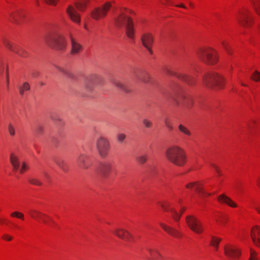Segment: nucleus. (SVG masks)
<instances>
[{"label":"nucleus","instance_id":"nucleus-1","mask_svg":"<svg viewBox=\"0 0 260 260\" xmlns=\"http://www.w3.org/2000/svg\"><path fill=\"white\" fill-rule=\"evenodd\" d=\"M112 8L115 11L114 23L117 27L124 26L127 37L132 41L135 39V29L130 15L133 12L125 8H116L107 2L100 7L95 8L91 13V17L95 20L104 18L108 11Z\"/></svg>","mask_w":260,"mask_h":260},{"label":"nucleus","instance_id":"nucleus-2","mask_svg":"<svg viewBox=\"0 0 260 260\" xmlns=\"http://www.w3.org/2000/svg\"><path fill=\"white\" fill-rule=\"evenodd\" d=\"M166 156L169 161L177 166H183L186 160L185 151L176 145H173L167 148Z\"/></svg>","mask_w":260,"mask_h":260},{"label":"nucleus","instance_id":"nucleus-3","mask_svg":"<svg viewBox=\"0 0 260 260\" xmlns=\"http://www.w3.org/2000/svg\"><path fill=\"white\" fill-rule=\"evenodd\" d=\"M44 42L49 46L64 49L66 41L63 36L54 32H48L43 37Z\"/></svg>","mask_w":260,"mask_h":260},{"label":"nucleus","instance_id":"nucleus-4","mask_svg":"<svg viewBox=\"0 0 260 260\" xmlns=\"http://www.w3.org/2000/svg\"><path fill=\"white\" fill-rule=\"evenodd\" d=\"M224 78L214 72L206 74L203 77V83L209 88L214 86L221 88L223 86Z\"/></svg>","mask_w":260,"mask_h":260},{"label":"nucleus","instance_id":"nucleus-5","mask_svg":"<svg viewBox=\"0 0 260 260\" xmlns=\"http://www.w3.org/2000/svg\"><path fill=\"white\" fill-rule=\"evenodd\" d=\"M96 148L102 158L106 157L110 149L109 141L103 137H100L96 142Z\"/></svg>","mask_w":260,"mask_h":260},{"label":"nucleus","instance_id":"nucleus-6","mask_svg":"<svg viewBox=\"0 0 260 260\" xmlns=\"http://www.w3.org/2000/svg\"><path fill=\"white\" fill-rule=\"evenodd\" d=\"M188 227L194 233L200 234L204 231V225L200 220L195 216L189 215L186 218Z\"/></svg>","mask_w":260,"mask_h":260},{"label":"nucleus","instance_id":"nucleus-7","mask_svg":"<svg viewBox=\"0 0 260 260\" xmlns=\"http://www.w3.org/2000/svg\"><path fill=\"white\" fill-rule=\"evenodd\" d=\"M237 18L239 23L243 26H249L253 22L252 13L247 9L240 11Z\"/></svg>","mask_w":260,"mask_h":260},{"label":"nucleus","instance_id":"nucleus-8","mask_svg":"<svg viewBox=\"0 0 260 260\" xmlns=\"http://www.w3.org/2000/svg\"><path fill=\"white\" fill-rule=\"evenodd\" d=\"M198 54L201 59L206 63L211 64L217 61L216 53L211 50H201Z\"/></svg>","mask_w":260,"mask_h":260},{"label":"nucleus","instance_id":"nucleus-9","mask_svg":"<svg viewBox=\"0 0 260 260\" xmlns=\"http://www.w3.org/2000/svg\"><path fill=\"white\" fill-rule=\"evenodd\" d=\"M112 169V163L110 161H106L101 162L97 167L96 171L103 177L107 178L110 174Z\"/></svg>","mask_w":260,"mask_h":260},{"label":"nucleus","instance_id":"nucleus-10","mask_svg":"<svg viewBox=\"0 0 260 260\" xmlns=\"http://www.w3.org/2000/svg\"><path fill=\"white\" fill-rule=\"evenodd\" d=\"M165 72L166 74L168 75L176 76L178 79L183 81L184 82H186L187 84L189 85H192L193 83V78L185 74L175 73L168 68L166 69Z\"/></svg>","mask_w":260,"mask_h":260},{"label":"nucleus","instance_id":"nucleus-11","mask_svg":"<svg viewBox=\"0 0 260 260\" xmlns=\"http://www.w3.org/2000/svg\"><path fill=\"white\" fill-rule=\"evenodd\" d=\"M225 254L231 258L235 259L238 258L240 252L239 250L235 247L231 245H226L224 248Z\"/></svg>","mask_w":260,"mask_h":260},{"label":"nucleus","instance_id":"nucleus-12","mask_svg":"<svg viewBox=\"0 0 260 260\" xmlns=\"http://www.w3.org/2000/svg\"><path fill=\"white\" fill-rule=\"evenodd\" d=\"M113 233L118 238L127 241H129L132 237V235L128 231L123 229H116Z\"/></svg>","mask_w":260,"mask_h":260},{"label":"nucleus","instance_id":"nucleus-13","mask_svg":"<svg viewBox=\"0 0 260 260\" xmlns=\"http://www.w3.org/2000/svg\"><path fill=\"white\" fill-rule=\"evenodd\" d=\"M67 13L72 21L78 23H80V15L76 11L74 7L72 6H69L67 9Z\"/></svg>","mask_w":260,"mask_h":260},{"label":"nucleus","instance_id":"nucleus-14","mask_svg":"<svg viewBox=\"0 0 260 260\" xmlns=\"http://www.w3.org/2000/svg\"><path fill=\"white\" fill-rule=\"evenodd\" d=\"M141 41L146 49H151L153 40L152 36L150 34H144L141 38Z\"/></svg>","mask_w":260,"mask_h":260},{"label":"nucleus","instance_id":"nucleus-15","mask_svg":"<svg viewBox=\"0 0 260 260\" xmlns=\"http://www.w3.org/2000/svg\"><path fill=\"white\" fill-rule=\"evenodd\" d=\"M186 186L187 188L190 189H192L194 187L196 191L199 193L201 197H203L204 196H209L210 195V193H207L204 191L203 187L198 182H192L188 183L186 185Z\"/></svg>","mask_w":260,"mask_h":260},{"label":"nucleus","instance_id":"nucleus-16","mask_svg":"<svg viewBox=\"0 0 260 260\" xmlns=\"http://www.w3.org/2000/svg\"><path fill=\"white\" fill-rule=\"evenodd\" d=\"M251 236L255 245L260 246V228L256 226L251 230Z\"/></svg>","mask_w":260,"mask_h":260},{"label":"nucleus","instance_id":"nucleus-17","mask_svg":"<svg viewBox=\"0 0 260 260\" xmlns=\"http://www.w3.org/2000/svg\"><path fill=\"white\" fill-rule=\"evenodd\" d=\"M29 213L30 216L32 218H34V219L40 218L43 220V222L44 223H47V221L43 218V217H44V218L48 217L49 218V217L47 215H46L39 211H37L36 210H30L29 212Z\"/></svg>","mask_w":260,"mask_h":260},{"label":"nucleus","instance_id":"nucleus-18","mask_svg":"<svg viewBox=\"0 0 260 260\" xmlns=\"http://www.w3.org/2000/svg\"><path fill=\"white\" fill-rule=\"evenodd\" d=\"M218 201L221 203H225L232 207H236L237 205L230 198L226 196L224 194L219 196Z\"/></svg>","mask_w":260,"mask_h":260},{"label":"nucleus","instance_id":"nucleus-19","mask_svg":"<svg viewBox=\"0 0 260 260\" xmlns=\"http://www.w3.org/2000/svg\"><path fill=\"white\" fill-rule=\"evenodd\" d=\"M160 225L166 232H167L170 235L176 238L180 236L179 232L175 229L172 228L163 223H160Z\"/></svg>","mask_w":260,"mask_h":260},{"label":"nucleus","instance_id":"nucleus-20","mask_svg":"<svg viewBox=\"0 0 260 260\" xmlns=\"http://www.w3.org/2000/svg\"><path fill=\"white\" fill-rule=\"evenodd\" d=\"M24 17V12L22 11H17L10 15L11 19L15 22L18 23H19V21L23 19Z\"/></svg>","mask_w":260,"mask_h":260},{"label":"nucleus","instance_id":"nucleus-21","mask_svg":"<svg viewBox=\"0 0 260 260\" xmlns=\"http://www.w3.org/2000/svg\"><path fill=\"white\" fill-rule=\"evenodd\" d=\"M136 76L138 79L143 83H147L149 81V74L145 70L141 71Z\"/></svg>","mask_w":260,"mask_h":260},{"label":"nucleus","instance_id":"nucleus-22","mask_svg":"<svg viewBox=\"0 0 260 260\" xmlns=\"http://www.w3.org/2000/svg\"><path fill=\"white\" fill-rule=\"evenodd\" d=\"M10 160L14 171H18L20 162L18 157L15 155L13 153H11Z\"/></svg>","mask_w":260,"mask_h":260},{"label":"nucleus","instance_id":"nucleus-23","mask_svg":"<svg viewBox=\"0 0 260 260\" xmlns=\"http://www.w3.org/2000/svg\"><path fill=\"white\" fill-rule=\"evenodd\" d=\"M87 156L85 154H80L77 160L78 164L79 166L83 169H87L89 167V165H88L86 161V159Z\"/></svg>","mask_w":260,"mask_h":260},{"label":"nucleus","instance_id":"nucleus-24","mask_svg":"<svg viewBox=\"0 0 260 260\" xmlns=\"http://www.w3.org/2000/svg\"><path fill=\"white\" fill-rule=\"evenodd\" d=\"M56 165L64 172L68 171V166L66 161L61 158H57L55 160Z\"/></svg>","mask_w":260,"mask_h":260},{"label":"nucleus","instance_id":"nucleus-25","mask_svg":"<svg viewBox=\"0 0 260 260\" xmlns=\"http://www.w3.org/2000/svg\"><path fill=\"white\" fill-rule=\"evenodd\" d=\"M30 87L28 82H23L21 85L18 86V90L21 96H23L25 92L30 90Z\"/></svg>","mask_w":260,"mask_h":260},{"label":"nucleus","instance_id":"nucleus-26","mask_svg":"<svg viewBox=\"0 0 260 260\" xmlns=\"http://www.w3.org/2000/svg\"><path fill=\"white\" fill-rule=\"evenodd\" d=\"M113 83L116 87L122 90L123 91L125 92H129L130 91V90L127 87V86L121 81L114 80L113 81Z\"/></svg>","mask_w":260,"mask_h":260},{"label":"nucleus","instance_id":"nucleus-27","mask_svg":"<svg viewBox=\"0 0 260 260\" xmlns=\"http://www.w3.org/2000/svg\"><path fill=\"white\" fill-rule=\"evenodd\" d=\"M88 2L86 0H80L75 3L76 8L79 11H83L85 9Z\"/></svg>","mask_w":260,"mask_h":260},{"label":"nucleus","instance_id":"nucleus-28","mask_svg":"<svg viewBox=\"0 0 260 260\" xmlns=\"http://www.w3.org/2000/svg\"><path fill=\"white\" fill-rule=\"evenodd\" d=\"M148 251L151 256V260L163 258L162 255L157 250H152V249H149Z\"/></svg>","mask_w":260,"mask_h":260},{"label":"nucleus","instance_id":"nucleus-29","mask_svg":"<svg viewBox=\"0 0 260 260\" xmlns=\"http://www.w3.org/2000/svg\"><path fill=\"white\" fill-rule=\"evenodd\" d=\"M161 3L165 5L174 6L178 8H185V7L182 4H177L172 0H162Z\"/></svg>","mask_w":260,"mask_h":260},{"label":"nucleus","instance_id":"nucleus-30","mask_svg":"<svg viewBox=\"0 0 260 260\" xmlns=\"http://www.w3.org/2000/svg\"><path fill=\"white\" fill-rule=\"evenodd\" d=\"M250 3L257 14L260 15V0H250Z\"/></svg>","mask_w":260,"mask_h":260},{"label":"nucleus","instance_id":"nucleus-31","mask_svg":"<svg viewBox=\"0 0 260 260\" xmlns=\"http://www.w3.org/2000/svg\"><path fill=\"white\" fill-rule=\"evenodd\" d=\"M178 129L180 132L187 136H190L191 135V133L189 129L182 124H180L178 125Z\"/></svg>","mask_w":260,"mask_h":260},{"label":"nucleus","instance_id":"nucleus-32","mask_svg":"<svg viewBox=\"0 0 260 260\" xmlns=\"http://www.w3.org/2000/svg\"><path fill=\"white\" fill-rule=\"evenodd\" d=\"M93 80L92 78L88 79L84 83L85 87L88 90H91L93 86Z\"/></svg>","mask_w":260,"mask_h":260},{"label":"nucleus","instance_id":"nucleus-33","mask_svg":"<svg viewBox=\"0 0 260 260\" xmlns=\"http://www.w3.org/2000/svg\"><path fill=\"white\" fill-rule=\"evenodd\" d=\"M170 212L172 213V216L174 220L176 221H179L181 216V214L178 213L174 208H171Z\"/></svg>","mask_w":260,"mask_h":260},{"label":"nucleus","instance_id":"nucleus-34","mask_svg":"<svg viewBox=\"0 0 260 260\" xmlns=\"http://www.w3.org/2000/svg\"><path fill=\"white\" fill-rule=\"evenodd\" d=\"M0 43L4 44V45L6 47H8V46L12 47L9 40L8 39V38L6 37H5L3 35L0 36Z\"/></svg>","mask_w":260,"mask_h":260},{"label":"nucleus","instance_id":"nucleus-35","mask_svg":"<svg viewBox=\"0 0 260 260\" xmlns=\"http://www.w3.org/2000/svg\"><path fill=\"white\" fill-rule=\"evenodd\" d=\"M221 240L220 238L215 237L214 236L211 237V244L215 247L216 248H218L219 243Z\"/></svg>","mask_w":260,"mask_h":260},{"label":"nucleus","instance_id":"nucleus-36","mask_svg":"<svg viewBox=\"0 0 260 260\" xmlns=\"http://www.w3.org/2000/svg\"><path fill=\"white\" fill-rule=\"evenodd\" d=\"M148 156L146 154H143L138 156L137 160L140 164H144L147 160Z\"/></svg>","mask_w":260,"mask_h":260},{"label":"nucleus","instance_id":"nucleus-37","mask_svg":"<svg viewBox=\"0 0 260 260\" xmlns=\"http://www.w3.org/2000/svg\"><path fill=\"white\" fill-rule=\"evenodd\" d=\"M29 182L35 185L41 186L42 185V182L37 178H30L28 179Z\"/></svg>","mask_w":260,"mask_h":260},{"label":"nucleus","instance_id":"nucleus-38","mask_svg":"<svg viewBox=\"0 0 260 260\" xmlns=\"http://www.w3.org/2000/svg\"><path fill=\"white\" fill-rule=\"evenodd\" d=\"M35 131L37 135H38V136L42 135L44 132L43 126L42 125H40V124L37 125L35 127Z\"/></svg>","mask_w":260,"mask_h":260},{"label":"nucleus","instance_id":"nucleus-39","mask_svg":"<svg viewBox=\"0 0 260 260\" xmlns=\"http://www.w3.org/2000/svg\"><path fill=\"white\" fill-rule=\"evenodd\" d=\"M159 204L161 206V207L163 209V210L165 211H170V209L172 208L170 207V204L169 202H165L164 203H159Z\"/></svg>","mask_w":260,"mask_h":260},{"label":"nucleus","instance_id":"nucleus-40","mask_svg":"<svg viewBox=\"0 0 260 260\" xmlns=\"http://www.w3.org/2000/svg\"><path fill=\"white\" fill-rule=\"evenodd\" d=\"M250 78L252 80L255 82L260 81V73L257 71H255Z\"/></svg>","mask_w":260,"mask_h":260},{"label":"nucleus","instance_id":"nucleus-41","mask_svg":"<svg viewBox=\"0 0 260 260\" xmlns=\"http://www.w3.org/2000/svg\"><path fill=\"white\" fill-rule=\"evenodd\" d=\"M71 44L72 46V49H81V46L80 45L77 43L71 36Z\"/></svg>","mask_w":260,"mask_h":260},{"label":"nucleus","instance_id":"nucleus-42","mask_svg":"<svg viewBox=\"0 0 260 260\" xmlns=\"http://www.w3.org/2000/svg\"><path fill=\"white\" fill-rule=\"evenodd\" d=\"M11 216L12 217H15L20 219H24V214L21 212L18 211H15L11 213Z\"/></svg>","mask_w":260,"mask_h":260},{"label":"nucleus","instance_id":"nucleus-43","mask_svg":"<svg viewBox=\"0 0 260 260\" xmlns=\"http://www.w3.org/2000/svg\"><path fill=\"white\" fill-rule=\"evenodd\" d=\"M126 138V135L123 133H119L117 136V139L118 142L122 143Z\"/></svg>","mask_w":260,"mask_h":260},{"label":"nucleus","instance_id":"nucleus-44","mask_svg":"<svg viewBox=\"0 0 260 260\" xmlns=\"http://www.w3.org/2000/svg\"><path fill=\"white\" fill-rule=\"evenodd\" d=\"M143 123L146 128H150L152 125V122L147 119L143 120Z\"/></svg>","mask_w":260,"mask_h":260},{"label":"nucleus","instance_id":"nucleus-45","mask_svg":"<svg viewBox=\"0 0 260 260\" xmlns=\"http://www.w3.org/2000/svg\"><path fill=\"white\" fill-rule=\"evenodd\" d=\"M185 107L189 109L192 105V101L190 99H187L183 104Z\"/></svg>","mask_w":260,"mask_h":260},{"label":"nucleus","instance_id":"nucleus-46","mask_svg":"<svg viewBox=\"0 0 260 260\" xmlns=\"http://www.w3.org/2000/svg\"><path fill=\"white\" fill-rule=\"evenodd\" d=\"M7 68H8L7 65L5 64L4 63L0 62V76L3 74L5 69L7 71ZM7 69L8 70V69Z\"/></svg>","mask_w":260,"mask_h":260},{"label":"nucleus","instance_id":"nucleus-47","mask_svg":"<svg viewBox=\"0 0 260 260\" xmlns=\"http://www.w3.org/2000/svg\"><path fill=\"white\" fill-rule=\"evenodd\" d=\"M8 131L9 132V134L11 136H14L15 132L14 127L13 126V125L11 124H10L9 125L8 127Z\"/></svg>","mask_w":260,"mask_h":260},{"label":"nucleus","instance_id":"nucleus-48","mask_svg":"<svg viewBox=\"0 0 260 260\" xmlns=\"http://www.w3.org/2000/svg\"><path fill=\"white\" fill-rule=\"evenodd\" d=\"M28 169V167L25 162H23L22 165V167L19 170V172L20 173H23L24 172Z\"/></svg>","mask_w":260,"mask_h":260},{"label":"nucleus","instance_id":"nucleus-49","mask_svg":"<svg viewBox=\"0 0 260 260\" xmlns=\"http://www.w3.org/2000/svg\"><path fill=\"white\" fill-rule=\"evenodd\" d=\"M2 238L5 240L10 241L12 240L13 237L11 236L6 234L2 236Z\"/></svg>","mask_w":260,"mask_h":260},{"label":"nucleus","instance_id":"nucleus-50","mask_svg":"<svg viewBox=\"0 0 260 260\" xmlns=\"http://www.w3.org/2000/svg\"><path fill=\"white\" fill-rule=\"evenodd\" d=\"M220 41L223 47H227L228 46L229 43L226 40L222 38L220 39Z\"/></svg>","mask_w":260,"mask_h":260},{"label":"nucleus","instance_id":"nucleus-51","mask_svg":"<svg viewBox=\"0 0 260 260\" xmlns=\"http://www.w3.org/2000/svg\"><path fill=\"white\" fill-rule=\"evenodd\" d=\"M256 259L255 252L251 250L250 251V257L249 260H255Z\"/></svg>","mask_w":260,"mask_h":260},{"label":"nucleus","instance_id":"nucleus-52","mask_svg":"<svg viewBox=\"0 0 260 260\" xmlns=\"http://www.w3.org/2000/svg\"><path fill=\"white\" fill-rule=\"evenodd\" d=\"M58 0H45L46 2L50 5H55Z\"/></svg>","mask_w":260,"mask_h":260},{"label":"nucleus","instance_id":"nucleus-53","mask_svg":"<svg viewBox=\"0 0 260 260\" xmlns=\"http://www.w3.org/2000/svg\"><path fill=\"white\" fill-rule=\"evenodd\" d=\"M6 85H7V88H8L9 81L8 70L7 69V72H6Z\"/></svg>","mask_w":260,"mask_h":260},{"label":"nucleus","instance_id":"nucleus-54","mask_svg":"<svg viewBox=\"0 0 260 260\" xmlns=\"http://www.w3.org/2000/svg\"><path fill=\"white\" fill-rule=\"evenodd\" d=\"M255 121L253 120L250 123L247 124V127L249 129H251L253 127V125L254 124Z\"/></svg>","mask_w":260,"mask_h":260},{"label":"nucleus","instance_id":"nucleus-55","mask_svg":"<svg viewBox=\"0 0 260 260\" xmlns=\"http://www.w3.org/2000/svg\"><path fill=\"white\" fill-rule=\"evenodd\" d=\"M166 125L170 129L172 130L173 129V126L166 120L165 121Z\"/></svg>","mask_w":260,"mask_h":260},{"label":"nucleus","instance_id":"nucleus-56","mask_svg":"<svg viewBox=\"0 0 260 260\" xmlns=\"http://www.w3.org/2000/svg\"><path fill=\"white\" fill-rule=\"evenodd\" d=\"M79 50H71V54L72 55H74L79 52Z\"/></svg>","mask_w":260,"mask_h":260},{"label":"nucleus","instance_id":"nucleus-57","mask_svg":"<svg viewBox=\"0 0 260 260\" xmlns=\"http://www.w3.org/2000/svg\"><path fill=\"white\" fill-rule=\"evenodd\" d=\"M210 165L214 168L215 171L219 169V168L214 164L211 163Z\"/></svg>","mask_w":260,"mask_h":260},{"label":"nucleus","instance_id":"nucleus-58","mask_svg":"<svg viewBox=\"0 0 260 260\" xmlns=\"http://www.w3.org/2000/svg\"><path fill=\"white\" fill-rule=\"evenodd\" d=\"M38 75H39V73L38 72H34L32 73V76L36 78L38 76Z\"/></svg>","mask_w":260,"mask_h":260},{"label":"nucleus","instance_id":"nucleus-59","mask_svg":"<svg viewBox=\"0 0 260 260\" xmlns=\"http://www.w3.org/2000/svg\"><path fill=\"white\" fill-rule=\"evenodd\" d=\"M216 172H217V173L218 174V176H221L222 175L221 173V171L220 170V169H219L218 170H217V171H216Z\"/></svg>","mask_w":260,"mask_h":260},{"label":"nucleus","instance_id":"nucleus-60","mask_svg":"<svg viewBox=\"0 0 260 260\" xmlns=\"http://www.w3.org/2000/svg\"><path fill=\"white\" fill-rule=\"evenodd\" d=\"M57 69L60 72L66 73V72L64 71V70L63 69L59 68V67H57Z\"/></svg>","mask_w":260,"mask_h":260},{"label":"nucleus","instance_id":"nucleus-61","mask_svg":"<svg viewBox=\"0 0 260 260\" xmlns=\"http://www.w3.org/2000/svg\"><path fill=\"white\" fill-rule=\"evenodd\" d=\"M256 211H257V212L260 214V206L259 207H257L256 208Z\"/></svg>","mask_w":260,"mask_h":260},{"label":"nucleus","instance_id":"nucleus-62","mask_svg":"<svg viewBox=\"0 0 260 260\" xmlns=\"http://www.w3.org/2000/svg\"><path fill=\"white\" fill-rule=\"evenodd\" d=\"M5 219H0V223H3L4 222Z\"/></svg>","mask_w":260,"mask_h":260},{"label":"nucleus","instance_id":"nucleus-63","mask_svg":"<svg viewBox=\"0 0 260 260\" xmlns=\"http://www.w3.org/2000/svg\"><path fill=\"white\" fill-rule=\"evenodd\" d=\"M240 83L241 85H242V86H247L246 84L243 83L242 82H240Z\"/></svg>","mask_w":260,"mask_h":260},{"label":"nucleus","instance_id":"nucleus-64","mask_svg":"<svg viewBox=\"0 0 260 260\" xmlns=\"http://www.w3.org/2000/svg\"><path fill=\"white\" fill-rule=\"evenodd\" d=\"M258 33H260V24L258 25Z\"/></svg>","mask_w":260,"mask_h":260}]
</instances>
